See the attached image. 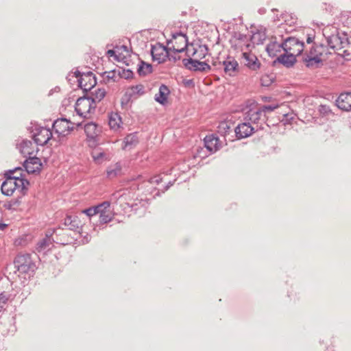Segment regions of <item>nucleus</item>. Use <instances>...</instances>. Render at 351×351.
I'll return each mask as SVG.
<instances>
[{
  "mask_svg": "<svg viewBox=\"0 0 351 351\" xmlns=\"http://www.w3.org/2000/svg\"><path fill=\"white\" fill-rule=\"evenodd\" d=\"M183 64L185 67L193 71L207 72L211 69L210 66L206 62H201L199 60L192 58L183 59Z\"/></svg>",
  "mask_w": 351,
  "mask_h": 351,
  "instance_id": "obj_10",
  "label": "nucleus"
},
{
  "mask_svg": "<svg viewBox=\"0 0 351 351\" xmlns=\"http://www.w3.org/2000/svg\"><path fill=\"white\" fill-rule=\"evenodd\" d=\"M72 221V215H67L66 217L63 219V223H62L64 226L69 228V226Z\"/></svg>",
  "mask_w": 351,
  "mask_h": 351,
  "instance_id": "obj_52",
  "label": "nucleus"
},
{
  "mask_svg": "<svg viewBox=\"0 0 351 351\" xmlns=\"http://www.w3.org/2000/svg\"><path fill=\"white\" fill-rule=\"evenodd\" d=\"M13 263L14 267L21 274H33L37 268L30 254L27 253L17 254Z\"/></svg>",
  "mask_w": 351,
  "mask_h": 351,
  "instance_id": "obj_4",
  "label": "nucleus"
},
{
  "mask_svg": "<svg viewBox=\"0 0 351 351\" xmlns=\"http://www.w3.org/2000/svg\"><path fill=\"white\" fill-rule=\"evenodd\" d=\"M350 53H348L347 50H344L343 51V57L346 59V60H350L351 59V58H350Z\"/></svg>",
  "mask_w": 351,
  "mask_h": 351,
  "instance_id": "obj_63",
  "label": "nucleus"
},
{
  "mask_svg": "<svg viewBox=\"0 0 351 351\" xmlns=\"http://www.w3.org/2000/svg\"><path fill=\"white\" fill-rule=\"evenodd\" d=\"M219 141L218 137L214 134L208 135L204 139V146L210 153H214L219 149Z\"/></svg>",
  "mask_w": 351,
  "mask_h": 351,
  "instance_id": "obj_20",
  "label": "nucleus"
},
{
  "mask_svg": "<svg viewBox=\"0 0 351 351\" xmlns=\"http://www.w3.org/2000/svg\"><path fill=\"white\" fill-rule=\"evenodd\" d=\"M118 47L119 45H114V48L113 49H109L107 51L106 54L110 57H113L114 60L117 62H122L125 63L126 65H129V63L125 60V56L122 55L118 50Z\"/></svg>",
  "mask_w": 351,
  "mask_h": 351,
  "instance_id": "obj_28",
  "label": "nucleus"
},
{
  "mask_svg": "<svg viewBox=\"0 0 351 351\" xmlns=\"http://www.w3.org/2000/svg\"><path fill=\"white\" fill-rule=\"evenodd\" d=\"M246 39L243 43L250 41L252 44H263V42L267 38L266 34V28L262 25L250 27V29H247V32H243Z\"/></svg>",
  "mask_w": 351,
  "mask_h": 351,
  "instance_id": "obj_6",
  "label": "nucleus"
},
{
  "mask_svg": "<svg viewBox=\"0 0 351 351\" xmlns=\"http://www.w3.org/2000/svg\"><path fill=\"white\" fill-rule=\"evenodd\" d=\"M97 84V78L92 71L83 72V77L78 79V86L86 94L90 91Z\"/></svg>",
  "mask_w": 351,
  "mask_h": 351,
  "instance_id": "obj_8",
  "label": "nucleus"
},
{
  "mask_svg": "<svg viewBox=\"0 0 351 351\" xmlns=\"http://www.w3.org/2000/svg\"><path fill=\"white\" fill-rule=\"evenodd\" d=\"M138 137L135 134H130L124 138V142L126 145H132L138 143Z\"/></svg>",
  "mask_w": 351,
  "mask_h": 351,
  "instance_id": "obj_43",
  "label": "nucleus"
},
{
  "mask_svg": "<svg viewBox=\"0 0 351 351\" xmlns=\"http://www.w3.org/2000/svg\"><path fill=\"white\" fill-rule=\"evenodd\" d=\"M73 77H75L76 78H77V80L80 78V77H83V72H80V71L78 70H76L74 73H73Z\"/></svg>",
  "mask_w": 351,
  "mask_h": 351,
  "instance_id": "obj_61",
  "label": "nucleus"
},
{
  "mask_svg": "<svg viewBox=\"0 0 351 351\" xmlns=\"http://www.w3.org/2000/svg\"><path fill=\"white\" fill-rule=\"evenodd\" d=\"M276 79L274 73L265 74L261 78V84L263 86H269Z\"/></svg>",
  "mask_w": 351,
  "mask_h": 351,
  "instance_id": "obj_35",
  "label": "nucleus"
},
{
  "mask_svg": "<svg viewBox=\"0 0 351 351\" xmlns=\"http://www.w3.org/2000/svg\"><path fill=\"white\" fill-rule=\"evenodd\" d=\"M261 114L262 113L259 108L250 109L245 114V119L256 123L260 120Z\"/></svg>",
  "mask_w": 351,
  "mask_h": 351,
  "instance_id": "obj_30",
  "label": "nucleus"
},
{
  "mask_svg": "<svg viewBox=\"0 0 351 351\" xmlns=\"http://www.w3.org/2000/svg\"><path fill=\"white\" fill-rule=\"evenodd\" d=\"M22 196L11 199L10 202L4 204V208L9 210H14V206H19L21 204Z\"/></svg>",
  "mask_w": 351,
  "mask_h": 351,
  "instance_id": "obj_40",
  "label": "nucleus"
},
{
  "mask_svg": "<svg viewBox=\"0 0 351 351\" xmlns=\"http://www.w3.org/2000/svg\"><path fill=\"white\" fill-rule=\"evenodd\" d=\"M122 123L121 117L117 113L111 112L109 115L108 124L111 129L117 130L120 128V125Z\"/></svg>",
  "mask_w": 351,
  "mask_h": 351,
  "instance_id": "obj_31",
  "label": "nucleus"
},
{
  "mask_svg": "<svg viewBox=\"0 0 351 351\" xmlns=\"http://www.w3.org/2000/svg\"><path fill=\"white\" fill-rule=\"evenodd\" d=\"M281 16L284 23L278 26L276 34L268 38V44H287L290 42H294V44H304V40L300 37L296 36H284L280 34L282 29H285L287 33L291 32L293 30L291 27L297 23L298 18L296 16L291 13L285 12L281 14Z\"/></svg>",
  "mask_w": 351,
  "mask_h": 351,
  "instance_id": "obj_1",
  "label": "nucleus"
},
{
  "mask_svg": "<svg viewBox=\"0 0 351 351\" xmlns=\"http://www.w3.org/2000/svg\"><path fill=\"white\" fill-rule=\"evenodd\" d=\"M122 73H124L123 77L125 80L132 79L134 77V73L131 69H122Z\"/></svg>",
  "mask_w": 351,
  "mask_h": 351,
  "instance_id": "obj_51",
  "label": "nucleus"
},
{
  "mask_svg": "<svg viewBox=\"0 0 351 351\" xmlns=\"http://www.w3.org/2000/svg\"><path fill=\"white\" fill-rule=\"evenodd\" d=\"M318 112L323 117L333 114L329 106L321 104L318 107Z\"/></svg>",
  "mask_w": 351,
  "mask_h": 351,
  "instance_id": "obj_42",
  "label": "nucleus"
},
{
  "mask_svg": "<svg viewBox=\"0 0 351 351\" xmlns=\"http://www.w3.org/2000/svg\"><path fill=\"white\" fill-rule=\"evenodd\" d=\"M279 47L284 49L285 52L283 54L280 55L273 62V65H276V63L281 64L287 68H291L296 62V56L293 53H288L287 49L285 47V45H278Z\"/></svg>",
  "mask_w": 351,
  "mask_h": 351,
  "instance_id": "obj_12",
  "label": "nucleus"
},
{
  "mask_svg": "<svg viewBox=\"0 0 351 351\" xmlns=\"http://www.w3.org/2000/svg\"><path fill=\"white\" fill-rule=\"evenodd\" d=\"M49 245V242L47 238H44L36 244V249L38 252L44 251Z\"/></svg>",
  "mask_w": 351,
  "mask_h": 351,
  "instance_id": "obj_45",
  "label": "nucleus"
},
{
  "mask_svg": "<svg viewBox=\"0 0 351 351\" xmlns=\"http://www.w3.org/2000/svg\"><path fill=\"white\" fill-rule=\"evenodd\" d=\"M243 32H247V27L242 23L237 24L235 27H233L232 30L230 29L225 30L221 36L219 34V44L243 43L246 39Z\"/></svg>",
  "mask_w": 351,
  "mask_h": 351,
  "instance_id": "obj_2",
  "label": "nucleus"
},
{
  "mask_svg": "<svg viewBox=\"0 0 351 351\" xmlns=\"http://www.w3.org/2000/svg\"><path fill=\"white\" fill-rule=\"evenodd\" d=\"M171 38L167 39L166 44H171L174 40L176 43L180 44H195V41H193L190 43L189 41V38L186 34L181 31L172 32L171 34Z\"/></svg>",
  "mask_w": 351,
  "mask_h": 351,
  "instance_id": "obj_21",
  "label": "nucleus"
},
{
  "mask_svg": "<svg viewBox=\"0 0 351 351\" xmlns=\"http://www.w3.org/2000/svg\"><path fill=\"white\" fill-rule=\"evenodd\" d=\"M121 165L119 162L109 167L106 170V175L108 178H113L119 175L121 172Z\"/></svg>",
  "mask_w": 351,
  "mask_h": 351,
  "instance_id": "obj_32",
  "label": "nucleus"
},
{
  "mask_svg": "<svg viewBox=\"0 0 351 351\" xmlns=\"http://www.w3.org/2000/svg\"><path fill=\"white\" fill-rule=\"evenodd\" d=\"M153 72L152 65L147 63L143 60H141L137 69V73L139 76H146Z\"/></svg>",
  "mask_w": 351,
  "mask_h": 351,
  "instance_id": "obj_29",
  "label": "nucleus"
},
{
  "mask_svg": "<svg viewBox=\"0 0 351 351\" xmlns=\"http://www.w3.org/2000/svg\"><path fill=\"white\" fill-rule=\"evenodd\" d=\"M139 36L142 37V34H136L133 36L132 38L123 37L121 39H119V44H132V43H135L136 40H138Z\"/></svg>",
  "mask_w": 351,
  "mask_h": 351,
  "instance_id": "obj_46",
  "label": "nucleus"
},
{
  "mask_svg": "<svg viewBox=\"0 0 351 351\" xmlns=\"http://www.w3.org/2000/svg\"><path fill=\"white\" fill-rule=\"evenodd\" d=\"M75 111L76 112V113L81 117H84V118H86V115L85 114H86L84 111L82 110V109L81 108V107H79L77 106H76V104L75 105Z\"/></svg>",
  "mask_w": 351,
  "mask_h": 351,
  "instance_id": "obj_53",
  "label": "nucleus"
},
{
  "mask_svg": "<svg viewBox=\"0 0 351 351\" xmlns=\"http://www.w3.org/2000/svg\"><path fill=\"white\" fill-rule=\"evenodd\" d=\"M175 180L173 181H169L162 189V193H165L166 191H167L175 182Z\"/></svg>",
  "mask_w": 351,
  "mask_h": 351,
  "instance_id": "obj_58",
  "label": "nucleus"
},
{
  "mask_svg": "<svg viewBox=\"0 0 351 351\" xmlns=\"http://www.w3.org/2000/svg\"><path fill=\"white\" fill-rule=\"evenodd\" d=\"M82 214H85L88 217H91L97 215L95 208H93V206L83 210L82 211Z\"/></svg>",
  "mask_w": 351,
  "mask_h": 351,
  "instance_id": "obj_49",
  "label": "nucleus"
},
{
  "mask_svg": "<svg viewBox=\"0 0 351 351\" xmlns=\"http://www.w3.org/2000/svg\"><path fill=\"white\" fill-rule=\"evenodd\" d=\"M112 219V217L110 214L106 213V212H103L99 215L98 221L99 224H105L111 221Z\"/></svg>",
  "mask_w": 351,
  "mask_h": 351,
  "instance_id": "obj_44",
  "label": "nucleus"
},
{
  "mask_svg": "<svg viewBox=\"0 0 351 351\" xmlns=\"http://www.w3.org/2000/svg\"><path fill=\"white\" fill-rule=\"evenodd\" d=\"M306 36L307 44H311L315 38L314 31L312 29H307L306 32Z\"/></svg>",
  "mask_w": 351,
  "mask_h": 351,
  "instance_id": "obj_48",
  "label": "nucleus"
},
{
  "mask_svg": "<svg viewBox=\"0 0 351 351\" xmlns=\"http://www.w3.org/2000/svg\"><path fill=\"white\" fill-rule=\"evenodd\" d=\"M256 130L258 129L252 127L249 122H244L239 124L234 128V133L237 139H241L250 136Z\"/></svg>",
  "mask_w": 351,
  "mask_h": 351,
  "instance_id": "obj_14",
  "label": "nucleus"
},
{
  "mask_svg": "<svg viewBox=\"0 0 351 351\" xmlns=\"http://www.w3.org/2000/svg\"><path fill=\"white\" fill-rule=\"evenodd\" d=\"M117 70L112 69L109 71H105L101 73V76L104 78L103 82L104 84H108L110 80H112L113 82H117V79L116 77Z\"/></svg>",
  "mask_w": 351,
  "mask_h": 351,
  "instance_id": "obj_34",
  "label": "nucleus"
},
{
  "mask_svg": "<svg viewBox=\"0 0 351 351\" xmlns=\"http://www.w3.org/2000/svg\"><path fill=\"white\" fill-rule=\"evenodd\" d=\"M73 130H74V127L73 126V124L66 123L65 132L69 133V132H72Z\"/></svg>",
  "mask_w": 351,
  "mask_h": 351,
  "instance_id": "obj_60",
  "label": "nucleus"
},
{
  "mask_svg": "<svg viewBox=\"0 0 351 351\" xmlns=\"http://www.w3.org/2000/svg\"><path fill=\"white\" fill-rule=\"evenodd\" d=\"M31 126L27 128V130L29 133L32 134V138L34 143L38 145H45L52 138L51 130L36 123H31Z\"/></svg>",
  "mask_w": 351,
  "mask_h": 351,
  "instance_id": "obj_3",
  "label": "nucleus"
},
{
  "mask_svg": "<svg viewBox=\"0 0 351 351\" xmlns=\"http://www.w3.org/2000/svg\"><path fill=\"white\" fill-rule=\"evenodd\" d=\"M151 182L156 183V184H159L162 182V178H160L159 176H156V177L152 178Z\"/></svg>",
  "mask_w": 351,
  "mask_h": 351,
  "instance_id": "obj_62",
  "label": "nucleus"
},
{
  "mask_svg": "<svg viewBox=\"0 0 351 351\" xmlns=\"http://www.w3.org/2000/svg\"><path fill=\"white\" fill-rule=\"evenodd\" d=\"M173 49H175L174 45L172 47H169V45H151L152 59L157 60L158 63L164 62L167 58L176 60L177 58L170 53L171 51H173L175 54L178 53Z\"/></svg>",
  "mask_w": 351,
  "mask_h": 351,
  "instance_id": "obj_5",
  "label": "nucleus"
},
{
  "mask_svg": "<svg viewBox=\"0 0 351 351\" xmlns=\"http://www.w3.org/2000/svg\"><path fill=\"white\" fill-rule=\"evenodd\" d=\"M217 128L218 132L223 136H226L230 132V126L226 121L220 122Z\"/></svg>",
  "mask_w": 351,
  "mask_h": 351,
  "instance_id": "obj_38",
  "label": "nucleus"
},
{
  "mask_svg": "<svg viewBox=\"0 0 351 351\" xmlns=\"http://www.w3.org/2000/svg\"><path fill=\"white\" fill-rule=\"evenodd\" d=\"M339 41V44H351V30L348 32H337V34L332 35L328 38V44Z\"/></svg>",
  "mask_w": 351,
  "mask_h": 351,
  "instance_id": "obj_16",
  "label": "nucleus"
},
{
  "mask_svg": "<svg viewBox=\"0 0 351 351\" xmlns=\"http://www.w3.org/2000/svg\"><path fill=\"white\" fill-rule=\"evenodd\" d=\"M66 123L73 124L70 119L60 117L53 121L52 128L59 136H65Z\"/></svg>",
  "mask_w": 351,
  "mask_h": 351,
  "instance_id": "obj_18",
  "label": "nucleus"
},
{
  "mask_svg": "<svg viewBox=\"0 0 351 351\" xmlns=\"http://www.w3.org/2000/svg\"><path fill=\"white\" fill-rule=\"evenodd\" d=\"M195 41L197 44H219V32L217 29L205 31Z\"/></svg>",
  "mask_w": 351,
  "mask_h": 351,
  "instance_id": "obj_13",
  "label": "nucleus"
},
{
  "mask_svg": "<svg viewBox=\"0 0 351 351\" xmlns=\"http://www.w3.org/2000/svg\"><path fill=\"white\" fill-rule=\"evenodd\" d=\"M293 119V117L289 115V114H284V117L282 120V121L284 122L285 124L289 123L291 122V120Z\"/></svg>",
  "mask_w": 351,
  "mask_h": 351,
  "instance_id": "obj_54",
  "label": "nucleus"
},
{
  "mask_svg": "<svg viewBox=\"0 0 351 351\" xmlns=\"http://www.w3.org/2000/svg\"><path fill=\"white\" fill-rule=\"evenodd\" d=\"M84 132L89 141H95L98 134L100 132L98 125L94 122H89L84 126Z\"/></svg>",
  "mask_w": 351,
  "mask_h": 351,
  "instance_id": "obj_19",
  "label": "nucleus"
},
{
  "mask_svg": "<svg viewBox=\"0 0 351 351\" xmlns=\"http://www.w3.org/2000/svg\"><path fill=\"white\" fill-rule=\"evenodd\" d=\"M224 72L230 76H234L235 73L238 71V62L232 57L228 58L223 62Z\"/></svg>",
  "mask_w": 351,
  "mask_h": 351,
  "instance_id": "obj_22",
  "label": "nucleus"
},
{
  "mask_svg": "<svg viewBox=\"0 0 351 351\" xmlns=\"http://www.w3.org/2000/svg\"><path fill=\"white\" fill-rule=\"evenodd\" d=\"M170 90L167 86L161 84L159 87L158 93L155 95L154 99L161 105H165L167 103L168 95Z\"/></svg>",
  "mask_w": 351,
  "mask_h": 351,
  "instance_id": "obj_23",
  "label": "nucleus"
},
{
  "mask_svg": "<svg viewBox=\"0 0 351 351\" xmlns=\"http://www.w3.org/2000/svg\"><path fill=\"white\" fill-rule=\"evenodd\" d=\"M118 48L119 51L125 56V60L128 61V58H130L132 53V45H119Z\"/></svg>",
  "mask_w": 351,
  "mask_h": 351,
  "instance_id": "obj_39",
  "label": "nucleus"
},
{
  "mask_svg": "<svg viewBox=\"0 0 351 351\" xmlns=\"http://www.w3.org/2000/svg\"><path fill=\"white\" fill-rule=\"evenodd\" d=\"M32 142L27 139H23L21 143L17 145L20 153L24 156H29L33 154L32 151Z\"/></svg>",
  "mask_w": 351,
  "mask_h": 351,
  "instance_id": "obj_25",
  "label": "nucleus"
},
{
  "mask_svg": "<svg viewBox=\"0 0 351 351\" xmlns=\"http://www.w3.org/2000/svg\"><path fill=\"white\" fill-rule=\"evenodd\" d=\"M303 61L305 62L306 66L309 69H319L323 65V60L318 56L313 57L307 56L303 58Z\"/></svg>",
  "mask_w": 351,
  "mask_h": 351,
  "instance_id": "obj_24",
  "label": "nucleus"
},
{
  "mask_svg": "<svg viewBox=\"0 0 351 351\" xmlns=\"http://www.w3.org/2000/svg\"><path fill=\"white\" fill-rule=\"evenodd\" d=\"M100 205L102 207L101 210H103V212H106V209H108L110 207V203L108 201H105L101 203Z\"/></svg>",
  "mask_w": 351,
  "mask_h": 351,
  "instance_id": "obj_57",
  "label": "nucleus"
},
{
  "mask_svg": "<svg viewBox=\"0 0 351 351\" xmlns=\"http://www.w3.org/2000/svg\"><path fill=\"white\" fill-rule=\"evenodd\" d=\"M242 57L245 60V65L252 71L258 70L261 66V63L258 61L257 57L250 52H243Z\"/></svg>",
  "mask_w": 351,
  "mask_h": 351,
  "instance_id": "obj_17",
  "label": "nucleus"
},
{
  "mask_svg": "<svg viewBox=\"0 0 351 351\" xmlns=\"http://www.w3.org/2000/svg\"><path fill=\"white\" fill-rule=\"evenodd\" d=\"M92 98L95 100V104L97 102L101 101L106 96V91L104 88H97L93 92H91Z\"/></svg>",
  "mask_w": 351,
  "mask_h": 351,
  "instance_id": "obj_36",
  "label": "nucleus"
},
{
  "mask_svg": "<svg viewBox=\"0 0 351 351\" xmlns=\"http://www.w3.org/2000/svg\"><path fill=\"white\" fill-rule=\"evenodd\" d=\"M100 205L102 207L101 210H103V212H106V209H108L110 207V203L108 201H105L101 203Z\"/></svg>",
  "mask_w": 351,
  "mask_h": 351,
  "instance_id": "obj_56",
  "label": "nucleus"
},
{
  "mask_svg": "<svg viewBox=\"0 0 351 351\" xmlns=\"http://www.w3.org/2000/svg\"><path fill=\"white\" fill-rule=\"evenodd\" d=\"M76 106L81 107L83 111L87 114L93 113L96 109L95 100L88 93L79 97L75 103Z\"/></svg>",
  "mask_w": 351,
  "mask_h": 351,
  "instance_id": "obj_11",
  "label": "nucleus"
},
{
  "mask_svg": "<svg viewBox=\"0 0 351 351\" xmlns=\"http://www.w3.org/2000/svg\"><path fill=\"white\" fill-rule=\"evenodd\" d=\"M16 190V185L14 180H4L1 184V191L3 195L11 196Z\"/></svg>",
  "mask_w": 351,
  "mask_h": 351,
  "instance_id": "obj_26",
  "label": "nucleus"
},
{
  "mask_svg": "<svg viewBox=\"0 0 351 351\" xmlns=\"http://www.w3.org/2000/svg\"><path fill=\"white\" fill-rule=\"evenodd\" d=\"M176 52H182L186 51L187 53L192 52L191 56L193 59L201 60L208 54V45H184L182 49H173Z\"/></svg>",
  "mask_w": 351,
  "mask_h": 351,
  "instance_id": "obj_7",
  "label": "nucleus"
},
{
  "mask_svg": "<svg viewBox=\"0 0 351 351\" xmlns=\"http://www.w3.org/2000/svg\"><path fill=\"white\" fill-rule=\"evenodd\" d=\"M278 108V104L265 105V106H263L262 107L259 108V110L261 111V113H263V112L266 113V112H272L273 110H274L275 109H276Z\"/></svg>",
  "mask_w": 351,
  "mask_h": 351,
  "instance_id": "obj_47",
  "label": "nucleus"
},
{
  "mask_svg": "<svg viewBox=\"0 0 351 351\" xmlns=\"http://www.w3.org/2000/svg\"><path fill=\"white\" fill-rule=\"evenodd\" d=\"M8 300V297L4 293H0V302L2 304H6Z\"/></svg>",
  "mask_w": 351,
  "mask_h": 351,
  "instance_id": "obj_55",
  "label": "nucleus"
},
{
  "mask_svg": "<svg viewBox=\"0 0 351 351\" xmlns=\"http://www.w3.org/2000/svg\"><path fill=\"white\" fill-rule=\"evenodd\" d=\"M82 228V223L80 217L77 215H72V221L69 226V230L80 232Z\"/></svg>",
  "mask_w": 351,
  "mask_h": 351,
  "instance_id": "obj_33",
  "label": "nucleus"
},
{
  "mask_svg": "<svg viewBox=\"0 0 351 351\" xmlns=\"http://www.w3.org/2000/svg\"><path fill=\"white\" fill-rule=\"evenodd\" d=\"M93 208H95V210L96 211V214H99L100 215L101 213H103V210H101L102 207L100 205V204H97L96 206H94Z\"/></svg>",
  "mask_w": 351,
  "mask_h": 351,
  "instance_id": "obj_59",
  "label": "nucleus"
},
{
  "mask_svg": "<svg viewBox=\"0 0 351 351\" xmlns=\"http://www.w3.org/2000/svg\"><path fill=\"white\" fill-rule=\"evenodd\" d=\"M336 105L344 111L351 110V92L341 93L336 100Z\"/></svg>",
  "mask_w": 351,
  "mask_h": 351,
  "instance_id": "obj_15",
  "label": "nucleus"
},
{
  "mask_svg": "<svg viewBox=\"0 0 351 351\" xmlns=\"http://www.w3.org/2000/svg\"><path fill=\"white\" fill-rule=\"evenodd\" d=\"M276 46V45H266V50L269 53V51L270 50H274Z\"/></svg>",
  "mask_w": 351,
  "mask_h": 351,
  "instance_id": "obj_64",
  "label": "nucleus"
},
{
  "mask_svg": "<svg viewBox=\"0 0 351 351\" xmlns=\"http://www.w3.org/2000/svg\"><path fill=\"white\" fill-rule=\"evenodd\" d=\"M17 180L20 182V187L21 188L22 196L25 195L27 191V186L29 185V181L23 178V174L21 173L19 176Z\"/></svg>",
  "mask_w": 351,
  "mask_h": 351,
  "instance_id": "obj_37",
  "label": "nucleus"
},
{
  "mask_svg": "<svg viewBox=\"0 0 351 351\" xmlns=\"http://www.w3.org/2000/svg\"><path fill=\"white\" fill-rule=\"evenodd\" d=\"M130 89L132 93L130 94V96H132L136 94L143 95L145 93L144 86L143 84L132 86Z\"/></svg>",
  "mask_w": 351,
  "mask_h": 351,
  "instance_id": "obj_41",
  "label": "nucleus"
},
{
  "mask_svg": "<svg viewBox=\"0 0 351 351\" xmlns=\"http://www.w3.org/2000/svg\"><path fill=\"white\" fill-rule=\"evenodd\" d=\"M14 173V170H13V169L8 170L5 173L6 180H17L19 176H13Z\"/></svg>",
  "mask_w": 351,
  "mask_h": 351,
  "instance_id": "obj_50",
  "label": "nucleus"
},
{
  "mask_svg": "<svg viewBox=\"0 0 351 351\" xmlns=\"http://www.w3.org/2000/svg\"><path fill=\"white\" fill-rule=\"evenodd\" d=\"M91 156L93 157V161L100 165L103 163L104 161L110 160V156L104 152L99 151L98 149H95L92 152Z\"/></svg>",
  "mask_w": 351,
  "mask_h": 351,
  "instance_id": "obj_27",
  "label": "nucleus"
},
{
  "mask_svg": "<svg viewBox=\"0 0 351 351\" xmlns=\"http://www.w3.org/2000/svg\"><path fill=\"white\" fill-rule=\"evenodd\" d=\"M23 167L29 174H40L43 163L37 156H28L23 163Z\"/></svg>",
  "mask_w": 351,
  "mask_h": 351,
  "instance_id": "obj_9",
  "label": "nucleus"
}]
</instances>
